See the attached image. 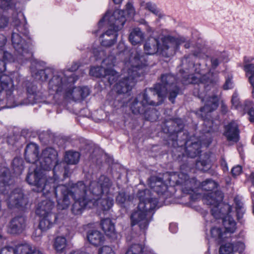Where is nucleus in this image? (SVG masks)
Returning a JSON list of instances; mask_svg holds the SVG:
<instances>
[{"mask_svg":"<svg viewBox=\"0 0 254 254\" xmlns=\"http://www.w3.org/2000/svg\"><path fill=\"white\" fill-rule=\"evenodd\" d=\"M39 147L34 143L28 144L25 150V158L26 161L33 165V167L37 168V163L38 161L39 157Z\"/></svg>","mask_w":254,"mask_h":254,"instance_id":"nucleus-18","label":"nucleus"},{"mask_svg":"<svg viewBox=\"0 0 254 254\" xmlns=\"http://www.w3.org/2000/svg\"><path fill=\"white\" fill-rule=\"evenodd\" d=\"M9 20L6 16L1 15L0 16V28H4L8 26Z\"/></svg>","mask_w":254,"mask_h":254,"instance_id":"nucleus-51","label":"nucleus"},{"mask_svg":"<svg viewBox=\"0 0 254 254\" xmlns=\"http://www.w3.org/2000/svg\"><path fill=\"white\" fill-rule=\"evenodd\" d=\"M112 181L105 176H101L98 182H93L90 184L91 193L96 196L106 194L111 195L113 193Z\"/></svg>","mask_w":254,"mask_h":254,"instance_id":"nucleus-10","label":"nucleus"},{"mask_svg":"<svg viewBox=\"0 0 254 254\" xmlns=\"http://www.w3.org/2000/svg\"><path fill=\"white\" fill-rule=\"evenodd\" d=\"M145 206V205L142 203L138 204L137 210L132 213L130 217L131 225H138L141 229H146L152 218V214L142 211Z\"/></svg>","mask_w":254,"mask_h":254,"instance_id":"nucleus-11","label":"nucleus"},{"mask_svg":"<svg viewBox=\"0 0 254 254\" xmlns=\"http://www.w3.org/2000/svg\"><path fill=\"white\" fill-rule=\"evenodd\" d=\"M211 64L212 67L213 68H215L217 67L219 64V61L217 58H213L211 59Z\"/></svg>","mask_w":254,"mask_h":254,"instance_id":"nucleus-57","label":"nucleus"},{"mask_svg":"<svg viewBox=\"0 0 254 254\" xmlns=\"http://www.w3.org/2000/svg\"><path fill=\"white\" fill-rule=\"evenodd\" d=\"M183 176H184L185 181V182H187L188 181V179H189V177L187 175H184L183 174H180L179 175V177L180 179H182Z\"/></svg>","mask_w":254,"mask_h":254,"instance_id":"nucleus-64","label":"nucleus"},{"mask_svg":"<svg viewBox=\"0 0 254 254\" xmlns=\"http://www.w3.org/2000/svg\"><path fill=\"white\" fill-rule=\"evenodd\" d=\"M54 205V203L50 200H43L38 204L36 214L39 216L54 214L51 212Z\"/></svg>","mask_w":254,"mask_h":254,"instance_id":"nucleus-22","label":"nucleus"},{"mask_svg":"<svg viewBox=\"0 0 254 254\" xmlns=\"http://www.w3.org/2000/svg\"><path fill=\"white\" fill-rule=\"evenodd\" d=\"M231 103L232 106L235 109L241 112L243 111V109L245 107V102L243 104H240L239 94L237 92H235L233 93L231 99Z\"/></svg>","mask_w":254,"mask_h":254,"instance_id":"nucleus-40","label":"nucleus"},{"mask_svg":"<svg viewBox=\"0 0 254 254\" xmlns=\"http://www.w3.org/2000/svg\"><path fill=\"white\" fill-rule=\"evenodd\" d=\"M58 156L57 151L53 148L48 147L43 150L38 159V161L37 163V168H34V171L29 172L26 177L27 183L29 185L35 187V188L34 189L35 191L42 192V191H39L38 190V188L36 186L31 184L29 182L28 179L29 175L30 174H35V173L38 174L42 173L45 178V182H44V184L45 183L50 184L49 182V180L54 179L52 178H47L44 171L49 170L53 167H55L57 166L58 163Z\"/></svg>","mask_w":254,"mask_h":254,"instance_id":"nucleus-8","label":"nucleus"},{"mask_svg":"<svg viewBox=\"0 0 254 254\" xmlns=\"http://www.w3.org/2000/svg\"><path fill=\"white\" fill-rule=\"evenodd\" d=\"M137 195L139 200L138 204L142 203L145 205L142 211L153 215L154 213L153 211L156 208L158 204L157 199L152 197L150 191L148 189L139 190Z\"/></svg>","mask_w":254,"mask_h":254,"instance_id":"nucleus-12","label":"nucleus"},{"mask_svg":"<svg viewBox=\"0 0 254 254\" xmlns=\"http://www.w3.org/2000/svg\"><path fill=\"white\" fill-rule=\"evenodd\" d=\"M13 0H0V7L3 9H8L13 5Z\"/></svg>","mask_w":254,"mask_h":254,"instance_id":"nucleus-49","label":"nucleus"},{"mask_svg":"<svg viewBox=\"0 0 254 254\" xmlns=\"http://www.w3.org/2000/svg\"><path fill=\"white\" fill-rule=\"evenodd\" d=\"M75 201L72 205L71 211L74 215L81 214L83 209L88 205L91 201L87 199L74 200Z\"/></svg>","mask_w":254,"mask_h":254,"instance_id":"nucleus-31","label":"nucleus"},{"mask_svg":"<svg viewBox=\"0 0 254 254\" xmlns=\"http://www.w3.org/2000/svg\"><path fill=\"white\" fill-rule=\"evenodd\" d=\"M209 160L208 158H207L206 159L198 161L196 162V167L200 170H204L205 169L204 167H205L206 169L208 168L207 167V166L209 165Z\"/></svg>","mask_w":254,"mask_h":254,"instance_id":"nucleus-47","label":"nucleus"},{"mask_svg":"<svg viewBox=\"0 0 254 254\" xmlns=\"http://www.w3.org/2000/svg\"><path fill=\"white\" fill-rule=\"evenodd\" d=\"M0 254H14V248L5 247L1 249Z\"/></svg>","mask_w":254,"mask_h":254,"instance_id":"nucleus-53","label":"nucleus"},{"mask_svg":"<svg viewBox=\"0 0 254 254\" xmlns=\"http://www.w3.org/2000/svg\"><path fill=\"white\" fill-rule=\"evenodd\" d=\"M11 41L13 47L15 50L19 54L18 58V60L22 59V57H26L28 58L30 54L28 53V46L25 43V41L23 40L20 35L15 33H13L11 36Z\"/></svg>","mask_w":254,"mask_h":254,"instance_id":"nucleus-14","label":"nucleus"},{"mask_svg":"<svg viewBox=\"0 0 254 254\" xmlns=\"http://www.w3.org/2000/svg\"><path fill=\"white\" fill-rule=\"evenodd\" d=\"M39 227L42 231H46L51 228L57 219L56 214H49L43 216H40Z\"/></svg>","mask_w":254,"mask_h":254,"instance_id":"nucleus-26","label":"nucleus"},{"mask_svg":"<svg viewBox=\"0 0 254 254\" xmlns=\"http://www.w3.org/2000/svg\"><path fill=\"white\" fill-rule=\"evenodd\" d=\"M27 91L28 103L29 104H34L39 101L42 98V93L37 89V86L34 84H30L28 85Z\"/></svg>","mask_w":254,"mask_h":254,"instance_id":"nucleus-25","label":"nucleus"},{"mask_svg":"<svg viewBox=\"0 0 254 254\" xmlns=\"http://www.w3.org/2000/svg\"><path fill=\"white\" fill-rule=\"evenodd\" d=\"M235 203L236 205V210L237 212V217L238 219L242 218L243 215L245 212V210L243 206V203L241 199L238 197H236L234 199Z\"/></svg>","mask_w":254,"mask_h":254,"instance_id":"nucleus-41","label":"nucleus"},{"mask_svg":"<svg viewBox=\"0 0 254 254\" xmlns=\"http://www.w3.org/2000/svg\"><path fill=\"white\" fill-rule=\"evenodd\" d=\"M126 254H152L151 252H148L142 246L139 244L132 245L127 250Z\"/></svg>","mask_w":254,"mask_h":254,"instance_id":"nucleus-35","label":"nucleus"},{"mask_svg":"<svg viewBox=\"0 0 254 254\" xmlns=\"http://www.w3.org/2000/svg\"><path fill=\"white\" fill-rule=\"evenodd\" d=\"M77 79L73 73L67 74L60 72L50 80L49 89L73 101L80 100L89 95V90L86 87H74L73 84Z\"/></svg>","mask_w":254,"mask_h":254,"instance_id":"nucleus-3","label":"nucleus"},{"mask_svg":"<svg viewBox=\"0 0 254 254\" xmlns=\"http://www.w3.org/2000/svg\"><path fill=\"white\" fill-rule=\"evenodd\" d=\"M221 108L222 112L223 113H226L227 112V111H228L227 107L223 102L221 103Z\"/></svg>","mask_w":254,"mask_h":254,"instance_id":"nucleus-60","label":"nucleus"},{"mask_svg":"<svg viewBox=\"0 0 254 254\" xmlns=\"http://www.w3.org/2000/svg\"><path fill=\"white\" fill-rule=\"evenodd\" d=\"M223 87L225 90L231 89L233 87V82L232 81L231 79L229 78L226 79Z\"/></svg>","mask_w":254,"mask_h":254,"instance_id":"nucleus-55","label":"nucleus"},{"mask_svg":"<svg viewBox=\"0 0 254 254\" xmlns=\"http://www.w3.org/2000/svg\"><path fill=\"white\" fill-rule=\"evenodd\" d=\"M28 181L36 186L39 191H42L43 194L47 197L55 196L57 198L58 206L59 209L67 208L71 203V198L74 200L87 199L92 201L91 187L88 190L87 186L83 182H78L71 186L58 185L55 179H50V184H44L45 178L42 173L30 174Z\"/></svg>","mask_w":254,"mask_h":254,"instance_id":"nucleus-1","label":"nucleus"},{"mask_svg":"<svg viewBox=\"0 0 254 254\" xmlns=\"http://www.w3.org/2000/svg\"><path fill=\"white\" fill-rule=\"evenodd\" d=\"M80 158V154L78 152L68 151L65 153L64 160L69 164H75L78 163Z\"/></svg>","mask_w":254,"mask_h":254,"instance_id":"nucleus-34","label":"nucleus"},{"mask_svg":"<svg viewBox=\"0 0 254 254\" xmlns=\"http://www.w3.org/2000/svg\"><path fill=\"white\" fill-rule=\"evenodd\" d=\"M187 145L186 153L190 158H194L200 152L201 144L200 142H194L190 144L189 141L185 142Z\"/></svg>","mask_w":254,"mask_h":254,"instance_id":"nucleus-29","label":"nucleus"},{"mask_svg":"<svg viewBox=\"0 0 254 254\" xmlns=\"http://www.w3.org/2000/svg\"><path fill=\"white\" fill-rule=\"evenodd\" d=\"M159 38L150 36L145 44L144 51L147 55H153L157 53L165 56L170 57L176 52L178 45L184 41L183 38L176 39L170 35L165 36L161 38L162 45L159 43Z\"/></svg>","mask_w":254,"mask_h":254,"instance_id":"nucleus-5","label":"nucleus"},{"mask_svg":"<svg viewBox=\"0 0 254 254\" xmlns=\"http://www.w3.org/2000/svg\"><path fill=\"white\" fill-rule=\"evenodd\" d=\"M221 165L223 167V169L224 171H228V168L227 162L223 158L221 160Z\"/></svg>","mask_w":254,"mask_h":254,"instance_id":"nucleus-58","label":"nucleus"},{"mask_svg":"<svg viewBox=\"0 0 254 254\" xmlns=\"http://www.w3.org/2000/svg\"><path fill=\"white\" fill-rule=\"evenodd\" d=\"M174 38L179 39V38H183L184 39V41L182 42L177 47V48L176 49V51L179 49V47L180 45H181L183 43H185L184 47L186 49H188L190 47V42L189 40H187L186 38L182 36H178V37H173Z\"/></svg>","mask_w":254,"mask_h":254,"instance_id":"nucleus-54","label":"nucleus"},{"mask_svg":"<svg viewBox=\"0 0 254 254\" xmlns=\"http://www.w3.org/2000/svg\"><path fill=\"white\" fill-rule=\"evenodd\" d=\"M113 193L111 195L106 194H102V197L98 198L97 196L93 195L92 201L97 200L98 203L100 204V207L103 211L109 210L114 204L113 198Z\"/></svg>","mask_w":254,"mask_h":254,"instance_id":"nucleus-24","label":"nucleus"},{"mask_svg":"<svg viewBox=\"0 0 254 254\" xmlns=\"http://www.w3.org/2000/svg\"><path fill=\"white\" fill-rule=\"evenodd\" d=\"M127 200V196L123 191L119 192L116 197V202L120 205H123Z\"/></svg>","mask_w":254,"mask_h":254,"instance_id":"nucleus-48","label":"nucleus"},{"mask_svg":"<svg viewBox=\"0 0 254 254\" xmlns=\"http://www.w3.org/2000/svg\"><path fill=\"white\" fill-rule=\"evenodd\" d=\"M244 247V244L242 242H238L235 246L232 244L227 243L220 247L219 253L220 254H230L234 251L238 250L239 249L240 251H242Z\"/></svg>","mask_w":254,"mask_h":254,"instance_id":"nucleus-28","label":"nucleus"},{"mask_svg":"<svg viewBox=\"0 0 254 254\" xmlns=\"http://www.w3.org/2000/svg\"><path fill=\"white\" fill-rule=\"evenodd\" d=\"M12 24L14 26L16 27H18L20 25V21L19 18L17 17L16 15L13 16Z\"/></svg>","mask_w":254,"mask_h":254,"instance_id":"nucleus-56","label":"nucleus"},{"mask_svg":"<svg viewBox=\"0 0 254 254\" xmlns=\"http://www.w3.org/2000/svg\"><path fill=\"white\" fill-rule=\"evenodd\" d=\"M176 123H177V124L180 129H181L183 127V122L181 119H177L176 120Z\"/></svg>","mask_w":254,"mask_h":254,"instance_id":"nucleus-62","label":"nucleus"},{"mask_svg":"<svg viewBox=\"0 0 254 254\" xmlns=\"http://www.w3.org/2000/svg\"><path fill=\"white\" fill-rule=\"evenodd\" d=\"M143 39V34L139 28H134L130 32L129 36V40L130 42L134 45L141 42Z\"/></svg>","mask_w":254,"mask_h":254,"instance_id":"nucleus-33","label":"nucleus"},{"mask_svg":"<svg viewBox=\"0 0 254 254\" xmlns=\"http://www.w3.org/2000/svg\"><path fill=\"white\" fill-rule=\"evenodd\" d=\"M239 133L238 125L236 122L232 121L225 126L224 135L228 140L237 141Z\"/></svg>","mask_w":254,"mask_h":254,"instance_id":"nucleus-20","label":"nucleus"},{"mask_svg":"<svg viewBox=\"0 0 254 254\" xmlns=\"http://www.w3.org/2000/svg\"><path fill=\"white\" fill-rule=\"evenodd\" d=\"M30 254H43L42 253L38 250H37L33 248L32 252Z\"/></svg>","mask_w":254,"mask_h":254,"instance_id":"nucleus-63","label":"nucleus"},{"mask_svg":"<svg viewBox=\"0 0 254 254\" xmlns=\"http://www.w3.org/2000/svg\"><path fill=\"white\" fill-rule=\"evenodd\" d=\"M246 112L250 116V121L251 122H254V109L253 108V103L251 101H245V107L243 109V111L241 112L243 114H244Z\"/></svg>","mask_w":254,"mask_h":254,"instance_id":"nucleus-39","label":"nucleus"},{"mask_svg":"<svg viewBox=\"0 0 254 254\" xmlns=\"http://www.w3.org/2000/svg\"><path fill=\"white\" fill-rule=\"evenodd\" d=\"M12 183L9 170L7 168L3 169L0 175V192L7 193L10 189Z\"/></svg>","mask_w":254,"mask_h":254,"instance_id":"nucleus-19","label":"nucleus"},{"mask_svg":"<svg viewBox=\"0 0 254 254\" xmlns=\"http://www.w3.org/2000/svg\"><path fill=\"white\" fill-rule=\"evenodd\" d=\"M101 225L103 230L107 236L111 237H114L116 236L115 226L110 219H103Z\"/></svg>","mask_w":254,"mask_h":254,"instance_id":"nucleus-30","label":"nucleus"},{"mask_svg":"<svg viewBox=\"0 0 254 254\" xmlns=\"http://www.w3.org/2000/svg\"><path fill=\"white\" fill-rule=\"evenodd\" d=\"M140 5L143 8L150 11L151 12L159 17H161L162 16V14L161 13L160 9L157 8L155 4L151 2H142Z\"/></svg>","mask_w":254,"mask_h":254,"instance_id":"nucleus-36","label":"nucleus"},{"mask_svg":"<svg viewBox=\"0 0 254 254\" xmlns=\"http://www.w3.org/2000/svg\"><path fill=\"white\" fill-rule=\"evenodd\" d=\"M51 72L50 69L40 70L35 75V78L37 80L46 81L48 78V74Z\"/></svg>","mask_w":254,"mask_h":254,"instance_id":"nucleus-45","label":"nucleus"},{"mask_svg":"<svg viewBox=\"0 0 254 254\" xmlns=\"http://www.w3.org/2000/svg\"><path fill=\"white\" fill-rule=\"evenodd\" d=\"M254 60V59L252 57H245L243 64V70L252 87V94L253 98H254V64L252 62Z\"/></svg>","mask_w":254,"mask_h":254,"instance_id":"nucleus-16","label":"nucleus"},{"mask_svg":"<svg viewBox=\"0 0 254 254\" xmlns=\"http://www.w3.org/2000/svg\"><path fill=\"white\" fill-rule=\"evenodd\" d=\"M242 171V168L240 165L234 167L231 170V173L234 177H236L241 174Z\"/></svg>","mask_w":254,"mask_h":254,"instance_id":"nucleus-52","label":"nucleus"},{"mask_svg":"<svg viewBox=\"0 0 254 254\" xmlns=\"http://www.w3.org/2000/svg\"><path fill=\"white\" fill-rule=\"evenodd\" d=\"M201 186L204 190L212 191L217 187V184L212 180L208 179L202 182Z\"/></svg>","mask_w":254,"mask_h":254,"instance_id":"nucleus-44","label":"nucleus"},{"mask_svg":"<svg viewBox=\"0 0 254 254\" xmlns=\"http://www.w3.org/2000/svg\"><path fill=\"white\" fill-rule=\"evenodd\" d=\"M201 100L204 103V106L200 109L202 116H203V114L211 112L215 110L218 106V102L219 98L217 95L214 94L211 95H207L205 96Z\"/></svg>","mask_w":254,"mask_h":254,"instance_id":"nucleus-17","label":"nucleus"},{"mask_svg":"<svg viewBox=\"0 0 254 254\" xmlns=\"http://www.w3.org/2000/svg\"><path fill=\"white\" fill-rule=\"evenodd\" d=\"M87 238L88 242L92 245L97 246L102 244L105 241V237L103 233L96 230L89 231Z\"/></svg>","mask_w":254,"mask_h":254,"instance_id":"nucleus-23","label":"nucleus"},{"mask_svg":"<svg viewBox=\"0 0 254 254\" xmlns=\"http://www.w3.org/2000/svg\"><path fill=\"white\" fill-rule=\"evenodd\" d=\"M176 78L171 74H163L161 76V84L155 85L154 88L146 89L143 93L139 94L130 105V109L134 114H143L146 113L148 105H160L169 92V99L174 103L175 99L179 93V88L175 83Z\"/></svg>","mask_w":254,"mask_h":254,"instance_id":"nucleus-2","label":"nucleus"},{"mask_svg":"<svg viewBox=\"0 0 254 254\" xmlns=\"http://www.w3.org/2000/svg\"><path fill=\"white\" fill-rule=\"evenodd\" d=\"M211 234L212 237L219 240L227 237L226 232H223L221 229L217 227H214L211 229Z\"/></svg>","mask_w":254,"mask_h":254,"instance_id":"nucleus-43","label":"nucleus"},{"mask_svg":"<svg viewBox=\"0 0 254 254\" xmlns=\"http://www.w3.org/2000/svg\"><path fill=\"white\" fill-rule=\"evenodd\" d=\"M150 187L159 194H163L167 190V186L161 178L152 176L148 180Z\"/></svg>","mask_w":254,"mask_h":254,"instance_id":"nucleus-21","label":"nucleus"},{"mask_svg":"<svg viewBox=\"0 0 254 254\" xmlns=\"http://www.w3.org/2000/svg\"><path fill=\"white\" fill-rule=\"evenodd\" d=\"M13 169L16 174H20L23 170V160L19 158H15L12 162Z\"/></svg>","mask_w":254,"mask_h":254,"instance_id":"nucleus-42","label":"nucleus"},{"mask_svg":"<svg viewBox=\"0 0 254 254\" xmlns=\"http://www.w3.org/2000/svg\"><path fill=\"white\" fill-rule=\"evenodd\" d=\"M119 10V9H117L115 11H118ZM120 11H122L124 12V17L125 18V12H127V15L129 16H133L134 14H135V9L133 6V4L132 3L130 2V1H128L126 5V8H125V11L124 10H120ZM125 20H126V19L125 18Z\"/></svg>","mask_w":254,"mask_h":254,"instance_id":"nucleus-46","label":"nucleus"},{"mask_svg":"<svg viewBox=\"0 0 254 254\" xmlns=\"http://www.w3.org/2000/svg\"><path fill=\"white\" fill-rule=\"evenodd\" d=\"M99 254H115V253L111 247L105 246L100 249Z\"/></svg>","mask_w":254,"mask_h":254,"instance_id":"nucleus-50","label":"nucleus"},{"mask_svg":"<svg viewBox=\"0 0 254 254\" xmlns=\"http://www.w3.org/2000/svg\"><path fill=\"white\" fill-rule=\"evenodd\" d=\"M26 219L24 216H17L11 219L8 227V232L12 234L21 233L26 228Z\"/></svg>","mask_w":254,"mask_h":254,"instance_id":"nucleus-15","label":"nucleus"},{"mask_svg":"<svg viewBox=\"0 0 254 254\" xmlns=\"http://www.w3.org/2000/svg\"><path fill=\"white\" fill-rule=\"evenodd\" d=\"M123 13V11L120 10L114 11L112 14L109 12L106 13L103 20L108 21L111 29L107 30L101 37L102 46L110 47L116 42L118 36L117 32L122 28L125 23Z\"/></svg>","mask_w":254,"mask_h":254,"instance_id":"nucleus-7","label":"nucleus"},{"mask_svg":"<svg viewBox=\"0 0 254 254\" xmlns=\"http://www.w3.org/2000/svg\"><path fill=\"white\" fill-rule=\"evenodd\" d=\"M6 202L9 208H23L27 205L28 199L21 189H16L11 192Z\"/></svg>","mask_w":254,"mask_h":254,"instance_id":"nucleus-13","label":"nucleus"},{"mask_svg":"<svg viewBox=\"0 0 254 254\" xmlns=\"http://www.w3.org/2000/svg\"><path fill=\"white\" fill-rule=\"evenodd\" d=\"M205 75H202L201 73H197L195 74H190L187 77H183V82L184 84H198L199 82H204L205 81H211V79H206Z\"/></svg>","mask_w":254,"mask_h":254,"instance_id":"nucleus-27","label":"nucleus"},{"mask_svg":"<svg viewBox=\"0 0 254 254\" xmlns=\"http://www.w3.org/2000/svg\"><path fill=\"white\" fill-rule=\"evenodd\" d=\"M79 67V65L77 63H75L72 65V66L69 68V70L71 71L76 70Z\"/></svg>","mask_w":254,"mask_h":254,"instance_id":"nucleus-61","label":"nucleus"},{"mask_svg":"<svg viewBox=\"0 0 254 254\" xmlns=\"http://www.w3.org/2000/svg\"><path fill=\"white\" fill-rule=\"evenodd\" d=\"M6 42V38L3 36H0V47L3 46Z\"/></svg>","mask_w":254,"mask_h":254,"instance_id":"nucleus-59","label":"nucleus"},{"mask_svg":"<svg viewBox=\"0 0 254 254\" xmlns=\"http://www.w3.org/2000/svg\"><path fill=\"white\" fill-rule=\"evenodd\" d=\"M144 58L138 53L134 55V58L130 61L131 67L127 70L125 75L116 85V90L118 93H126L131 90L137 81V78L143 73L142 68L146 65V62H143Z\"/></svg>","mask_w":254,"mask_h":254,"instance_id":"nucleus-6","label":"nucleus"},{"mask_svg":"<svg viewBox=\"0 0 254 254\" xmlns=\"http://www.w3.org/2000/svg\"><path fill=\"white\" fill-rule=\"evenodd\" d=\"M33 248L29 244H21L14 248V254H30Z\"/></svg>","mask_w":254,"mask_h":254,"instance_id":"nucleus-38","label":"nucleus"},{"mask_svg":"<svg viewBox=\"0 0 254 254\" xmlns=\"http://www.w3.org/2000/svg\"><path fill=\"white\" fill-rule=\"evenodd\" d=\"M223 194L221 191H212L208 193L204 197L205 202L212 206V215L216 219L222 218L225 229V232L233 233L236 229V223L233 218L227 214L230 212L231 207L228 204L221 203Z\"/></svg>","mask_w":254,"mask_h":254,"instance_id":"nucleus-4","label":"nucleus"},{"mask_svg":"<svg viewBox=\"0 0 254 254\" xmlns=\"http://www.w3.org/2000/svg\"><path fill=\"white\" fill-rule=\"evenodd\" d=\"M66 246V240L63 236L57 237L54 241V248L57 252L62 253Z\"/></svg>","mask_w":254,"mask_h":254,"instance_id":"nucleus-37","label":"nucleus"},{"mask_svg":"<svg viewBox=\"0 0 254 254\" xmlns=\"http://www.w3.org/2000/svg\"><path fill=\"white\" fill-rule=\"evenodd\" d=\"M114 58L109 57L103 61L101 66L93 67L90 69V74L96 77H107L110 84L116 81L118 77L117 72L113 69L114 65Z\"/></svg>","mask_w":254,"mask_h":254,"instance_id":"nucleus-9","label":"nucleus"},{"mask_svg":"<svg viewBox=\"0 0 254 254\" xmlns=\"http://www.w3.org/2000/svg\"><path fill=\"white\" fill-rule=\"evenodd\" d=\"M13 61L14 59L11 54L0 49V73L5 71L6 62Z\"/></svg>","mask_w":254,"mask_h":254,"instance_id":"nucleus-32","label":"nucleus"}]
</instances>
